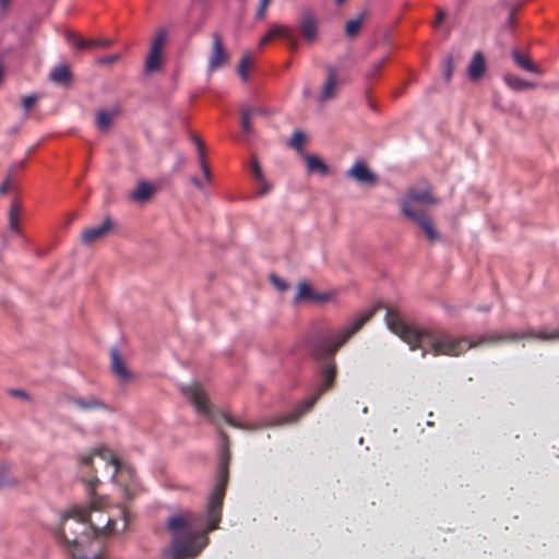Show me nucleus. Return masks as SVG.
<instances>
[{
	"label": "nucleus",
	"mask_w": 559,
	"mask_h": 559,
	"mask_svg": "<svg viewBox=\"0 0 559 559\" xmlns=\"http://www.w3.org/2000/svg\"><path fill=\"white\" fill-rule=\"evenodd\" d=\"M228 453L221 457L217 481L209 499L206 518L191 511H183L168 518L166 527L171 534L170 555L173 559L198 556L209 542L207 533L218 527L228 481Z\"/></svg>",
	"instance_id": "obj_1"
},
{
	"label": "nucleus",
	"mask_w": 559,
	"mask_h": 559,
	"mask_svg": "<svg viewBox=\"0 0 559 559\" xmlns=\"http://www.w3.org/2000/svg\"><path fill=\"white\" fill-rule=\"evenodd\" d=\"M384 320L388 329L407 343L412 350L427 346L435 356H460L479 345L478 341L468 342L466 337H453L443 331L415 329L408 325L393 308L386 309Z\"/></svg>",
	"instance_id": "obj_2"
},
{
	"label": "nucleus",
	"mask_w": 559,
	"mask_h": 559,
	"mask_svg": "<svg viewBox=\"0 0 559 559\" xmlns=\"http://www.w3.org/2000/svg\"><path fill=\"white\" fill-rule=\"evenodd\" d=\"M82 481L86 486V490L91 497V503L87 507L74 506L70 508L62 515L61 527L58 532V537L72 547H76L80 544L79 532L70 528L71 535L67 533V522L69 520H74L75 524L83 530L82 533L85 532V530L87 528L86 525L88 524V527L94 531L95 536H99L102 534H111L115 531L116 524L115 520H112L111 518H106L103 521L105 522L103 527L94 525L91 522V512L102 510L107 501L105 498L97 497L95 493V489L99 484V479L97 478V476L94 475L91 478H82Z\"/></svg>",
	"instance_id": "obj_3"
},
{
	"label": "nucleus",
	"mask_w": 559,
	"mask_h": 559,
	"mask_svg": "<svg viewBox=\"0 0 559 559\" xmlns=\"http://www.w3.org/2000/svg\"><path fill=\"white\" fill-rule=\"evenodd\" d=\"M336 377V367L334 362L325 364L322 368V382L319 385L317 392L310 397L299 403L289 414L278 417L275 420V425H287L294 424L299 420L301 416L308 413L317 403L319 397L326 391L334 386Z\"/></svg>",
	"instance_id": "obj_4"
},
{
	"label": "nucleus",
	"mask_w": 559,
	"mask_h": 559,
	"mask_svg": "<svg viewBox=\"0 0 559 559\" xmlns=\"http://www.w3.org/2000/svg\"><path fill=\"white\" fill-rule=\"evenodd\" d=\"M524 338H536V340H540L544 342L558 341L559 340V329L551 333L544 332V331L536 332L533 329H527L523 332H513V331L491 332V333L481 335L478 338V344L479 345H483V344L496 345V344H501V343H515V342H519Z\"/></svg>",
	"instance_id": "obj_5"
},
{
	"label": "nucleus",
	"mask_w": 559,
	"mask_h": 559,
	"mask_svg": "<svg viewBox=\"0 0 559 559\" xmlns=\"http://www.w3.org/2000/svg\"><path fill=\"white\" fill-rule=\"evenodd\" d=\"M384 306L381 302L374 304L369 310L360 313L353 320L346 328L338 334L334 335L329 344L328 350L333 355L340 347H342L353 335H355L380 309Z\"/></svg>",
	"instance_id": "obj_6"
},
{
	"label": "nucleus",
	"mask_w": 559,
	"mask_h": 559,
	"mask_svg": "<svg viewBox=\"0 0 559 559\" xmlns=\"http://www.w3.org/2000/svg\"><path fill=\"white\" fill-rule=\"evenodd\" d=\"M425 203L435 205L438 203V199L432 195L431 186L425 182L421 187H412L407 193L401 200V211L405 216H411L419 213H424V210H419L415 206V203Z\"/></svg>",
	"instance_id": "obj_7"
},
{
	"label": "nucleus",
	"mask_w": 559,
	"mask_h": 559,
	"mask_svg": "<svg viewBox=\"0 0 559 559\" xmlns=\"http://www.w3.org/2000/svg\"><path fill=\"white\" fill-rule=\"evenodd\" d=\"M166 37V32L162 29L153 38L144 66L146 74H153L162 69L164 63L163 47L165 45Z\"/></svg>",
	"instance_id": "obj_8"
},
{
	"label": "nucleus",
	"mask_w": 559,
	"mask_h": 559,
	"mask_svg": "<svg viewBox=\"0 0 559 559\" xmlns=\"http://www.w3.org/2000/svg\"><path fill=\"white\" fill-rule=\"evenodd\" d=\"M182 393L194 405L199 414H202L209 417L212 421H215V416L212 412L210 400L199 384L183 386Z\"/></svg>",
	"instance_id": "obj_9"
},
{
	"label": "nucleus",
	"mask_w": 559,
	"mask_h": 559,
	"mask_svg": "<svg viewBox=\"0 0 559 559\" xmlns=\"http://www.w3.org/2000/svg\"><path fill=\"white\" fill-rule=\"evenodd\" d=\"M229 59L223 47L222 37L218 33L212 35V48L209 57L207 71L211 73L223 67Z\"/></svg>",
	"instance_id": "obj_10"
},
{
	"label": "nucleus",
	"mask_w": 559,
	"mask_h": 559,
	"mask_svg": "<svg viewBox=\"0 0 559 559\" xmlns=\"http://www.w3.org/2000/svg\"><path fill=\"white\" fill-rule=\"evenodd\" d=\"M298 28L307 43H313L318 37V20L316 15L307 10L300 14Z\"/></svg>",
	"instance_id": "obj_11"
},
{
	"label": "nucleus",
	"mask_w": 559,
	"mask_h": 559,
	"mask_svg": "<svg viewBox=\"0 0 559 559\" xmlns=\"http://www.w3.org/2000/svg\"><path fill=\"white\" fill-rule=\"evenodd\" d=\"M112 229V221L106 217L99 226L91 227L82 231L81 240L84 245H93L106 237Z\"/></svg>",
	"instance_id": "obj_12"
},
{
	"label": "nucleus",
	"mask_w": 559,
	"mask_h": 559,
	"mask_svg": "<svg viewBox=\"0 0 559 559\" xmlns=\"http://www.w3.org/2000/svg\"><path fill=\"white\" fill-rule=\"evenodd\" d=\"M99 456L114 466L112 477H116L120 469V461L105 447L96 448L92 453L80 456V464L88 466L92 464L93 457Z\"/></svg>",
	"instance_id": "obj_13"
},
{
	"label": "nucleus",
	"mask_w": 559,
	"mask_h": 559,
	"mask_svg": "<svg viewBox=\"0 0 559 559\" xmlns=\"http://www.w3.org/2000/svg\"><path fill=\"white\" fill-rule=\"evenodd\" d=\"M66 38L69 44L73 45L78 49H87V48H107L110 47L114 41L111 39L99 38V39H83L80 35L68 32L66 34Z\"/></svg>",
	"instance_id": "obj_14"
},
{
	"label": "nucleus",
	"mask_w": 559,
	"mask_h": 559,
	"mask_svg": "<svg viewBox=\"0 0 559 559\" xmlns=\"http://www.w3.org/2000/svg\"><path fill=\"white\" fill-rule=\"evenodd\" d=\"M110 368L115 377L121 383L129 382L133 377L132 372L126 367L117 348H111L110 350Z\"/></svg>",
	"instance_id": "obj_15"
},
{
	"label": "nucleus",
	"mask_w": 559,
	"mask_h": 559,
	"mask_svg": "<svg viewBox=\"0 0 559 559\" xmlns=\"http://www.w3.org/2000/svg\"><path fill=\"white\" fill-rule=\"evenodd\" d=\"M347 177L354 178L359 183L374 185L376 175L368 168L364 162H356L346 173Z\"/></svg>",
	"instance_id": "obj_16"
},
{
	"label": "nucleus",
	"mask_w": 559,
	"mask_h": 559,
	"mask_svg": "<svg viewBox=\"0 0 559 559\" xmlns=\"http://www.w3.org/2000/svg\"><path fill=\"white\" fill-rule=\"evenodd\" d=\"M67 401L69 404L75 406L76 408L83 412L107 409L106 403L96 397L95 395H90L87 397L69 396Z\"/></svg>",
	"instance_id": "obj_17"
},
{
	"label": "nucleus",
	"mask_w": 559,
	"mask_h": 559,
	"mask_svg": "<svg viewBox=\"0 0 559 559\" xmlns=\"http://www.w3.org/2000/svg\"><path fill=\"white\" fill-rule=\"evenodd\" d=\"M326 80L321 87L320 100L328 102L336 94L337 87V70L333 66L326 67Z\"/></svg>",
	"instance_id": "obj_18"
},
{
	"label": "nucleus",
	"mask_w": 559,
	"mask_h": 559,
	"mask_svg": "<svg viewBox=\"0 0 559 559\" xmlns=\"http://www.w3.org/2000/svg\"><path fill=\"white\" fill-rule=\"evenodd\" d=\"M406 217L415 222L423 229L430 242H435L439 239V233L426 212Z\"/></svg>",
	"instance_id": "obj_19"
},
{
	"label": "nucleus",
	"mask_w": 559,
	"mask_h": 559,
	"mask_svg": "<svg viewBox=\"0 0 559 559\" xmlns=\"http://www.w3.org/2000/svg\"><path fill=\"white\" fill-rule=\"evenodd\" d=\"M331 298V294H317L307 282H300L298 284L296 301L300 300H314V301H326Z\"/></svg>",
	"instance_id": "obj_20"
},
{
	"label": "nucleus",
	"mask_w": 559,
	"mask_h": 559,
	"mask_svg": "<svg viewBox=\"0 0 559 559\" xmlns=\"http://www.w3.org/2000/svg\"><path fill=\"white\" fill-rule=\"evenodd\" d=\"M49 79L59 85H68L72 81V73L70 67L67 64H61L53 68L50 71Z\"/></svg>",
	"instance_id": "obj_21"
},
{
	"label": "nucleus",
	"mask_w": 559,
	"mask_h": 559,
	"mask_svg": "<svg viewBox=\"0 0 559 559\" xmlns=\"http://www.w3.org/2000/svg\"><path fill=\"white\" fill-rule=\"evenodd\" d=\"M512 58H513L515 64L518 67H520L521 69H523L527 72L534 73V74H538V75L543 74V71L540 70V68L537 67L527 56L522 55L519 50L512 51Z\"/></svg>",
	"instance_id": "obj_22"
},
{
	"label": "nucleus",
	"mask_w": 559,
	"mask_h": 559,
	"mask_svg": "<svg viewBox=\"0 0 559 559\" xmlns=\"http://www.w3.org/2000/svg\"><path fill=\"white\" fill-rule=\"evenodd\" d=\"M119 115L118 108H112L111 110L102 109L96 114V126L99 130L105 131L108 130L111 126L114 119Z\"/></svg>",
	"instance_id": "obj_23"
},
{
	"label": "nucleus",
	"mask_w": 559,
	"mask_h": 559,
	"mask_svg": "<svg viewBox=\"0 0 559 559\" xmlns=\"http://www.w3.org/2000/svg\"><path fill=\"white\" fill-rule=\"evenodd\" d=\"M485 72V58L480 52H476L468 66V74L472 80H478Z\"/></svg>",
	"instance_id": "obj_24"
},
{
	"label": "nucleus",
	"mask_w": 559,
	"mask_h": 559,
	"mask_svg": "<svg viewBox=\"0 0 559 559\" xmlns=\"http://www.w3.org/2000/svg\"><path fill=\"white\" fill-rule=\"evenodd\" d=\"M307 169L309 173H317L325 176L329 173L328 165L316 155H305Z\"/></svg>",
	"instance_id": "obj_25"
},
{
	"label": "nucleus",
	"mask_w": 559,
	"mask_h": 559,
	"mask_svg": "<svg viewBox=\"0 0 559 559\" xmlns=\"http://www.w3.org/2000/svg\"><path fill=\"white\" fill-rule=\"evenodd\" d=\"M366 17H367V12L362 11L359 13V15L356 19L347 21L345 24L346 36H348V37L357 36Z\"/></svg>",
	"instance_id": "obj_26"
},
{
	"label": "nucleus",
	"mask_w": 559,
	"mask_h": 559,
	"mask_svg": "<svg viewBox=\"0 0 559 559\" xmlns=\"http://www.w3.org/2000/svg\"><path fill=\"white\" fill-rule=\"evenodd\" d=\"M507 85L514 91H523L534 88L535 84L527 82L519 76L508 74L504 76Z\"/></svg>",
	"instance_id": "obj_27"
},
{
	"label": "nucleus",
	"mask_w": 559,
	"mask_h": 559,
	"mask_svg": "<svg viewBox=\"0 0 559 559\" xmlns=\"http://www.w3.org/2000/svg\"><path fill=\"white\" fill-rule=\"evenodd\" d=\"M153 194V188L147 182H140L135 190L132 191L131 198L138 202H144Z\"/></svg>",
	"instance_id": "obj_28"
},
{
	"label": "nucleus",
	"mask_w": 559,
	"mask_h": 559,
	"mask_svg": "<svg viewBox=\"0 0 559 559\" xmlns=\"http://www.w3.org/2000/svg\"><path fill=\"white\" fill-rule=\"evenodd\" d=\"M288 34V26L286 25H273L270 31L261 38L259 46H264L272 39L276 37H282V35Z\"/></svg>",
	"instance_id": "obj_29"
},
{
	"label": "nucleus",
	"mask_w": 559,
	"mask_h": 559,
	"mask_svg": "<svg viewBox=\"0 0 559 559\" xmlns=\"http://www.w3.org/2000/svg\"><path fill=\"white\" fill-rule=\"evenodd\" d=\"M288 34V26L286 25H273L270 31L261 38L259 46H264L272 39L276 37H282V35Z\"/></svg>",
	"instance_id": "obj_30"
},
{
	"label": "nucleus",
	"mask_w": 559,
	"mask_h": 559,
	"mask_svg": "<svg viewBox=\"0 0 559 559\" xmlns=\"http://www.w3.org/2000/svg\"><path fill=\"white\" fill-rule=\"evenodd\" d=\"M193 142L197 146V150H198V153H199V162H200V165H201V168L204 173V176L207 180L211 179V171H210V168L205 162V146H204V143L198 138V136H193Z\"/></svg>",
	"instance_id": "obj_31"
},
{
	"label": "nucleus",
	"mask_w": 559,
	"mask_h": 559,
	"mask_svg": "<svg viewBox=\"0 0 559 559\" xmlns=\"http://www.w3.org/2000/svg\"><path fill=\"white\" fill-rule=\"evenodd\" d=\"M219 415L225 420L226 424H228L229 426H231L234 428L243 429V430H257V429H259L258 425H255V424H246V423L239 421V420L233 418L231 416H229L228 414H226L224 412H222Z\"/></svg>",
	"instance_id": "obj_32"
},
{
	"label": "nucleus",
	"mask_w": 559,
	"mask_h": 559,
	"mask_svg": "<svg viewBox=\"0 0 559 559\" xmlns=\"http://www.w3.org/2000/svg\"><path fill=\"white\" fill-rule=\"evenodd\" d=\"M19 214H20V205L16 201H13L10 211H9V225L11 230L14 233H19Z\"/></svg>",
	"instance_id": "obj_33"
},
{
	"label": "nucleus",
	"mask_w": 559,
	"mask_h": 559,
	"mask_svg": "<svg viewBox=\"0 0 559 559\" xmlns=\"http://www.w3.org/2000/svg\"><path fill=\"white\" fill-rule=\"evenodd\" d=\"M254 112V109L246 107L241 110V128L242 131L247 134L252 132L251 117Z\"/></svg>",
	"instance_id": "obj_34"
},
{
	"label": "nucleus",
	"mask_w": 559,
	"mask_h": 559,
	"mask_svg": "<svg viewBox=\"0 0 559 559\" xmlns=\"http://www.w3.org/2000/svg\"><path fill=\"white\" fill-rule=\"evenodd\" d=\"M251 56L250 53H245L242 58L240 59L239 66H238V74L242 79V81H247L249 78L248 69L251 66Z\"/></svg>",
	"instance_id": "obj_35"
},
{
	"label": "nucleus",
	"mask_w": 559,
	"mask_h": 559,
	"mask_svg": "<svg viewBox=\"0 0 559 559\" xmlns=\"http://www.w3.org/2000/svg\"><path fill=\"white\" fill-rule=\"evenodd\" d=\"M385 62H386V58H382L381 60L372 63L370 69L368 70L366 76L369 80L376 79L378 76V74L380 73L381 69L383 68V66L385 64Z\"/></svg>",
	"instance_id": "obj_36"
},
{
	"label": "nucleus",
	"mask_w": 559,
	"mask_h": 559,
	"mask_svg": "<svg viewBox=\"0 0 559 559\" xmlns=\"http://www.w3.org/2000/svg\"><path fill=\"white\" fill-rule=\"evenodd\" d=\"M250 170H251L252 176L255 178V180L263 179L264 175H263L261 165H260L258 158L254 156L252 157L251 163H250Z\"/></svg>",
	"instance_id": "obj_37"
},
{
	"label": "nucleus",
	"mask_w": 559,
	"mask_h": 559,
	"mask_svg": "<svg viewBox=\"0 0 559 559\" xmlns=\"http://www.w3.org/2000/svg\"><path fill=\"white\" fill-rule=\"evenodd\" d=\"M304 142L305 134L301 131H295L290 140V146L297 151H301Z\"/></svg>",
	"instance_id": "obj_38"
},
{
	"label": "nucleus",
	"mask_w": 559,
	"mask_h": 559,
	"mask_svg": "<svg viewBox=\"0 0 559 559\" xmlns=\"http://www.w3.org/2000/svg\"><path fill=\"white\" fill-rule=\"evenodd\" d=\"M282 38L286 39L287 45L290 50L295 51L299 47V40L296 38V36L293 33V29L288 26V34L282 35Z\"/></svg>",
	"instance_id": "obj_39"
},
{
	"label": "nucleus",
	"mask_w": 559,
	"mask_h": 559,
	"mask_svg": "<svg viewBox=\"0 0 559 559\" xmlns=\"http://www.w3.org/2000/svg\"><path fill=\"white\" fill-rule=\"evenodd\" d=\"M453 69V59L451 56H448L443 63V76L447 81H449L452 78Z\"/></svg>",
	"instance_id": "obj_40"
},
{
	"label": "nucleus",
	"mask_w": 559,
	"mask_h": 559,
	"mask_svg": "<svg viewBox=\"0 0 559 559\" xmlns=\"http://www.w3.org/2000/svg\"><path fill=\"white\" fill-rule=\"evenodd\" d=\"M37 102L36 95H27L22 98V108L28 111Z\"/></svg>",
	"instance_id": "obj_41"
},
{
	"label": "nucleus",
	"mask_w": 559,
	"mask_h": 559,
	"mask_svg": "<svg viewBox=\"0 0 559 559\" xmlns=\"http://www.w3.org/2000/svg\"><path fill=\"white\" fill-rule=\"evenodd\" d=\"M258 183H259V190H258V194L260 197H263L265 194H267L271 189H272V186L270 182L266 181L265 177H263L262 180H257Z\"/></svg>",
	"instance_id": "obj_42"
},
{
	"label": "nucleus",
	"mask_w": 559,
	"mask_h": 559,
	"mask_svg": "<svg viewBox=\"0 0 559 559\" xmlns=\"http://www.w3.org/2000/svg\"><path fill=\"white\" fill-rule=\"evenodd\" d=\"M119 59H120V55H119V53H116V55H112V56L98 58V59L96 60V63H97V64H107V66H110V64H114V63H116L117 61H119Z\"/></svg>",
	"instance_id": "obj_43"
},
{
	"label": "nucleus",
	"mask_w": 559,
	"mask_h": 559,
	"mask_svg": "<svg viewBox=\"0 0 559 559\" xmlns=\"http://www.w3.org/2000/svg\"><path fill=\"white\" fill-rule=\"evenodd\" d=\"M11 187H12V181H11V170H10L7 176V179L0 186V194H5L11 189Z\"/></svg>",
	"instance_id": "obj_44"
},
{
	"label": "nucleus",
	"mask_w": 559,
	"mask_h": 559,
	"mask_svg": "<svg viewBox=\"0 0 559 559\" xmlns=\"http://www.w3.org/2000/svg\"><path fill=\"white\" fill-rule=\"evenodd\" d=\"M271 280L272 282L276 285V287L284 292L288 288V284H286L285 282L281 281L280 278H277L275 275H271Z\"/></svg>",
	"instance_id": "obj_45"
},
{
	"label": "nucleus",
	"mask_w": 559,
	"mask_h": 559,
	"mask_svg": "<svg viewBox=\"0 0 559 559\" xmlns=\"http://www.w3.org/2000/svg\"><path fill=\"white\" fill-rule=\"evenodd\" d=\"M445 11L442 10V9H439L438 12H437V19H436V26H439L442 24V22L444 21L445 19Z\"/></svg>",
	"instance_id": "obj_46"
},
{
	"label": "nucleus",
	"mask_w": 559,
	"mask_h": 559,
	"mask_svg": "<svg viewBox=\"0 0 559 559\" xmlns=\"http://www.w3.org/2000/svg\"><path fill=\"white\" fill-rule=\"evenodd\" d=\"M266 9H267L266 7H262V5L259 4V8H258V10L255 12V17L258 20L263 19L264 15H265Z\"/></svg>",
	"instance_id": "obj_47"
},
{
	"label": "nucleus",
	"mask_w": 559,
	"mask_h": 559,
	"mask_svg": "<svg viewBox=\"0 0 559 559\" xmlns=\"http://www.w3.org/2000/svg\"><path fill=\"white\" fill-rule=\"evenodd\" d=\"M11 394L13 396H17V397H24V399L28 397L27 393L23 390H12Z\"/></svg>",
	"instance_id": "obj_48"
},
{
	"label": "nucleus",
	"mask_w": 559,
	"mask_h": 559,
	"mask_svg": "<svg viewBox=\"0 0 559 559\" xmlns=\"http://www.w3.org/2000/svg\"><path fill=\"white\" fill-rule=\"evenodd\" d=\"M121 515H122V519H123V530L127 528V525H128V511L126 508L121 509L120 511Z\"/></svg>",
	"instance_id": "obj_49"
},
{
	"label": "nucleus",
	"mask_w": 559,
	"mask_h": 559,
	"mask_svg": "<svg viewBox=\"0 0 559 559\" xmlns=\"http://www.w3.org/2000/svg\"><path fill=\"white\" fill-rule=\"evenodd\" d=\"M11 0H0V8L2 11H5L10 5Z\"/></svg>",
	"instance_id": "obj_50"
},
{
	"label": "nucleus",
	"mask_w": 559,
	"mask_h": 559,
	"mask_svg": "<svg viewBox=\"0 0 559 559\" xmlns=\"http://www.w3.org/2000/svg\"><path fill=\"white\" fill-rule=\"evenodd\" d=\"M271 3V0H260V5L262 7H269V4Z\"/></svg>",
	"instance_id": "obj_51"
},
{
	"label": "nucleus",
	"mask_w": 559,
	"mask_h": 559,
	"mask_svg": "<svg viewBox=\"0 0 559 559\" xmlns=\"http://www.w3.org/2000/svg\"><path fill=\"white\" fill-rule=\"evenodd\" d=\"M192 181L197 187L202 188L201 181L198 178L194 177Z\"/></svg>",
	"instance_id": "obj_52"
},
{
	"label": "nucleus",
	"mask_w": 559,
	"mask_h": 559,
	"mask_svg": "<svg viewBox=\"0 0 559 559\" xmlns=\"http://www.w3.org/2000/svg\"><path fill=\"white\" fill-rule=\"evenodd\" d=\"M221 435H222V438H223L224 443H226V444H227V442H228V437H227V435H226L224 431H221Z\"/></svg>",
	"instance_id": "obj_53"
},
{
	"label": "nucleus",
	"mask_w": 559,
	"mask_h": 559,
	"mask_svg": "<svg viewBox=\"0 0 559 559\" xmlns=\"http://www.w3.org/2000/svg\"><path fill=\"white\" fill-rule=\"evenodd\" d=\"M479 309L483 310V311H489L491 309V307L487 306V307H483V308H479Z\"/></svg>",
	"instance_id": "obj_54"
},
{
	"label": "nucleus",
	"mask_w": 559,
	"mask_h": 559,
	"mask_svg": "<svg viewBox=\"0 0 559 559\" xmlns=\"http://www.w3.org/2000/svg\"><path fill=\"white\" fill-rule=\"evenodd\" d=\"M428 350L427 349H424L423 353H421V356L425 357L427 355Z\"/></svg>",
	"instance_id": "obj_55"
},
{
	"label": "nucleus",
	"mask_w": 559,
	"mask_h": 559,
	"mask_svg": "<svg viewBox=\"0 0 559 559\" xmlns=\"http://www.w3.org/2000/svg\"><path fill=\"white\" fill-rule=\"evenodd\" d=\"M0 484H1L2 486L8 485V483H7V481H4V480H2V479H0Z\"/></svg>",
	"instance_id": "obj_56"
},
{
	"label": "nucleus",
	"mask_w": 559,
	"mask_h": 559,
	"mask_svg": "<svg viewBox=\"0 0 559 559\" xmlns=\"http://www.w3.org/2000/svg\"><path fill=\"white\" fill-rule=\"evenodd\" d=\"M345 0H336L337 4H342Z\"/></svg>",
	"instance_id": "obj_57"
}]
</instances>
